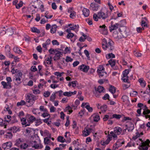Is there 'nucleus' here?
Returning a JSON list of instances; mask_svg holds the SVG:
<instances>
[{
  "mask_svg": "<svg viewBox=\"0 0 150 150\" xmlns=\"http://www.w3.org/2000/svg\"><path fill=\"white\" fill-rule=\"evenodd\" d=\"M92 129L90 128L86 129L85 128L84 131L83 132V136L86 137L91 132Z\"/></svg>",
  "mask_w": 150,
  "mask_h": 150,
  "instance_id": "nucleus-16",
  "label": "nucleus"
},
{
  "mask_svg": "<svg viewBox=\"0 0 150 150\" xmlns=\"http://www.w3.org/2000/svg\"><path fill=\"white\" fill-rule=\"evenodd\" d=\"M57 141L62 143L66 142L65 139L63 137L61 136H59L57 138Z\"/></svg>",
  "mask_w": 150,
  "mask_h": 150,
  "instance_id": "nucleus-39",
  "label": "nucleus"
},
{
  "mask_svg": "<svg viewBox=\"0 0 150 150\" xmlns=\"http://www.w3.org/2000/svg\"><path fill=\"white\" fill-rule=\"evenodd\" d=\"M22 142V140L21 138H19L17 139L16 141V143L15 145L17 146H20V145Z\"/></svg>",
  "mask_w": 150,
  "mask_h": 150,
  "instance_id": "nucleus-38",
  "label": "nucleus"
},
{
  "mask_svg": "<svg viewBox=\"0 0 150 150\" xmlns=\"http://www.w3.org/2000/svg\"><path fill=\"white\" fill-rule=\"evenodd\" d=\"M122 146L121 142L118 140L116 142L115 144V145L113 146V148L115 147V149H118V147Z\"/></svg>",
  "mask_w": 150,
  "mask_h": 150,
  "instance_id": "nucleus-29",
  "label": "nucleus"
},
{
  "mask_svg": "<svg viewBox=\"0 0 150 150\" xmlns=\"http://www.w3.org/2000/svg\"><path fill=\"white\" fill-rule=\"evenodd\" d=\"M78 68L82 71L87 72L89 69V67L88 66L82 64L79 66Z\"/></svg>",
  "mask_w": 150,
  "mask_h": 150,
  "instance_id": "nucleus-14",
  "label": "nucleus"
},
{
  "mask_svg": "<svg viewBox=\"0 0 150 150\" xmlns=\"http://www.w3.org/2000/svg\"><path fill=\"white\" fill-rule=\"evenodd\" d=\"M95 90L96 91H98L99 93H101L102 92H104L103 91L104 90V88L102 86H99L97 89H96V88H95Z\"/></svg>",
  "mask_w": 150,
  "mask_h": 150,
  "instance_id": "nucleus-26",
  "label": "nucleus"
},
{
  "mask_svg": "<svg viewBox=\"0 0 150 150\" xmlns=\"http://www.w3.org/2000/svg\"><path fill=\"white\" fill-rule=\"evenodd\" d=\"M6 133L7 134L5 135V138L8 139H11L13 137L11 132H7Z\"/></svg>",
  "mask_w": 150,
  "mask_h": 150,
  "instance_id": "nucleus-35",
  "label": "nucleus"
},
{
  "mask_svg": "<svg viewBox=\"0 0 150 150\" xmlns=\"http://www.w3.org/2000/svg\"><path fill=\"white\" fill-rule=\"evenodd\" d=\"M100 28H101V30L102 31L106 33L107 31V27L105 26V25H102L100 26H99Z\"/></svg>",
  "mask_w": 150,
  "mask_h": 150,
  "instance_id": "nucleus-33",
  "label": "nucleus"
},
{
  "mask_svg": "<svg viewBox=\"0 0 150 150\" xmlns=\"http://www.w3.org/2000/svg\"><path fill=\"white\" fill-rule=\"evenodd\" d=\"M1 84L3 86V88L6 89H9V88L7 84V83L6 82L4 81H2L1 82Z\"/></svg>",
  "mask_w": 150,
  "mask_h": 150,
  "instance_id": "nucleus-51",
  "label": "nucleus"
},
{
  "mask_svg": "<svg viewBox=\"0 0 150 150\" xmlns=\"http://www.w3.org/2000/svg\"><path fill=\"white\" fill-rule=\"evenodd\" d=\"M61 50H58L55 53V55L53 57L54 61H57L59 60L61 57L63 56V52L61 51Z\"/></svg>",
  "mask_w": 150,
  "mask_h": 150,
  "instance_id": "nucleus-3",
  "label": "nucleus"
},
{
  "mask_svg": "<svg viewBox=\"0 0 150 150\" xmlns=\"http://www.w3.org/2000/svg\"><path fill=\"white\" fill-rule=\"evenodd\" d=\"M74 37V40L73 41H74L76 39V36L74 35V34L71 33H68L67 35V38H71L73 37Z\"/></svg>",
  "mask_w": 150,
  "mask_h": 150,
  "instance_id": "nucleus-30",
  "label": "nucleus"
},
{
  "mask_svg": "<svg viewBox=\"0 0 150 150\" xmlns=\"http://www.w3.org/2000/svg\"><path fill=\"white\" fill-rule=\"evenodd\" d=\"M34 122L35 123V125L37 126H39L42 123V122L41 121V120L40 119H37L35 118V120L34 121Z\"/></svg>",
  "mask_w": 150,
  "mask_h": 150,
  "instance_id": "nucleus-31",
  "label": "nucleus"
},
{
  "mask_svg": "<svg viewBox=\"0 0 150 150\" xmlns=\"http://www.w3.org/2000/svg\"><path fill=\"white\" fill-rule=\"evenodd\" d=\"M7 34L9 35H11L13 33V31L12 28H8L6 31Z\"/></svg>",
  "mask_w": 150,
  "mask_h": 150,
  "instance_id": "nucleus-28",
  "label": "nucleus"
},
{
  "mask_svg": "<svg viewBox=\"0 0 150 150\" xmlns=\"http://www.w3.org/2000/svg\"><path fill=\"white\" fill-rule=\"evenodd\" d=\"M21 78H14L13 81H16L17 83H15L14 84V91H15L17 88V87L18 85L20 84L21 82Z\"/></svg>",
  "mask_w": 150,
  "mask_h": 150,
  "instance_id": "nucleus-11",
  "label": "nucleus"
},
{
  "mask_svg": "<svg viewBox=\"0 0 150 150\" xmlns=\"http://www.w3.org/2000/svg\"><path fill=\"white\" fill-rule=\"evenodd\" d=\"M104 68L103 66L101 65L99 66L98 69L97 70V72L98 73H100L101 72L104 71Z\"/></svg>",
  "mask_w": 150,
  "mask_h": 150,
  "instance_id": "nucleus-37",
  "label": "nucleus"
},
{
  "mask_svg": "<svg viewBox=\"0 0 150 150\" xmlns=\"http://www.w3.org/2000/svg\"><path fill=\"white\" fill-rule=\"evenodd\" d=\"M28 147V145L25 143H24L20 145V147L22 149H25Z\"/></svg>",
  "mask_w": 150,
  "mask_h": 150,
  "instance_id": "nucleus-43",
  "label": "nucleus"
},
{
  "mask_svg": "<svg viewBox=\"0 0 150 150\" xmlns=\"http://www.w3.org/2000/svg\"><path fill=\"white\" fill-rule=\"evenodd\" d=\"M108 63L109 64L111 65L112 67H113L115 66V61L114 59H110L109 60Z\"/></svg>",
  "mask_w": 150,
  "mask_h": 150,
  "instance_id": "nucleus-36",
  "label": "nucleus"
},
{
  "mask_svg": "<svg viewBox=\"0 0 150 150\" xmlns=\"http://www.w3.org/2000/svg\"><path fill=\"white\" fill-rule=\"evenodd\" d=\"M50 94V93L48 91H46L44 93L43 95L45 97H49Z\"/></svg>",
  "mask_w": 150,
  "mask_h": 150,
  "instance_id": "nucleus-63",
  "label": "nucleus"
},
{
  "mask_svg": "<svg viewBox=\"0 0 150 150\" xmlns=\"http://www.w3.org/2000/svg\"><path fill=\"white\" fill-rule=\"evenodd\" d=\"M138 81L140 83V85L142 87H144L145 86L146 83L143 78L139 79L138 80Z\"/></svg>",
  "mask_w": 150,
  "mask_h": 150,
  "instance_id": "nucleus-23",
  "label": "nucleus"
},
{
  "mask_svg": "<svg viewBox=\"0 0 150 150\" xmlns=\"http://www.w3.org/2000/svg\"><path fill=\"white\" fill-rule=\"evenodd\" d=\"M21 123L23 125H24L25 127L29 126V124L27 120V116H26L25 117L21 118Z\"/></svg>",
  "mask_w": 150,
  "mask_h": 150,
  "instance_id": "nucleus-12",
  "label": "nucleus"
},
{
  "mask_svg": "<svg viewBox=\"0 0 150 150\" xmlns=\"http://www.w3.org/2000/svg\"><path fill=\"white\" fill-rule=\"evenodd\" d=\"M107 106L106 105H103L100 106V109L102 112H105L107 110Z\"/></svg>",
  "mask_w": 150,
  "mask_h": 150,
  "instance_id": "nucleus-42",
  "label": "nucleus"
},
{
  "mask_svg": "<svg viewBox=\"0 0 150 150\" xmlns=\"http://www.w3.org/2000/svg\"><path fill=\"white\" fill-rule=\"evenodd\" d=\"M27 120L29 124V126L30 124L32 123L35 120V117L34 116L30 114H27Z\"/></svg>",
  "mask_w": 150,
  "mask_h": 150,
  "instance_id": "nucleus-6",
  "label": "nucleus"
},
{
  "mask_svg": "<svg viewBox=\"0 0 150 150\" xmlns=\"http://www.w3.org/2000/svg\"><path fill=\"white\" fill-rule=\"evenodd\" d=\"M106 57L107 59H109L110 58H115V56L112 53H111L107 55L106 56Z\"/></svg>",
  "mask_w": 150,
  "mask_h": 150,
  "instance_id": "nucleus-40",
  "label": "nucleus"
},
{
  "mask_svg": "<svg viewBox=\"0 0 150 150\" xmlns=\"http://www.w3.org/2000/svg\"><path fill=\"white\" fill-rule=\"evenodd\" d=\"M125 127H127L126 129L129 132L132 131L134 128V125L131 122H129L127 125H126Z\"/></svg>",
  "mask_w": 150,
  "mask_h": 150,
  "instance_id": "nucleus-13",
  "label": "nucleus"
},
{
  "mask_svg": "<svg viewBox=\"0 0 150 150\" xmlns=\"http://www.w3.org/2000/svg\"><path fill=\"white\" fill-rule=\"evenodd\" d=\"M121 115L114 114L112 115H111V116L110 117V119L115 118L117 120H119L121 118Z\"/></svg>",
  "mask_w": 150,
  "mask_h": 150,
  "instance_id": "nucleus-25",
  "label": "nucleus"
},
{
  "mask_svg": "<svg viewBox=\"0 0 150 150\" xmlns=\"http://www.w3.org/2000/svg\"><path fill=\"white\" fill-rule=\"evenodd\" d=\"M122 131L121 128L119 127H116L114 129V132L117 135L121 134Z\"/></svg>",
  "mask_w": 150,
  "mask_h": 150,
  "instance_id": "nucleus-19",
  "label": "nucleus"
},
{
  "mask_svg": "<svg viewBox=\"0 0 150 150\" xmlns=\"http://www.w3.org/2000/svg\"><path fill=\"white\" fill-rule=\"evenodd\" d=\"M84 53L86 55V57H87L88 59V60H90V58L89 56V54L88 51L87 50H85L84 51Z\"/></svg>",
  "mask_w": 150,
  "mask_h": 150,
  "instance_id": "nucleus-50",
  "label": "nucleus"
},
{
  "mask_svg": "<svg viewBox=\"0 0 150 150\" xmlns=\"http://www.w3.org/2000/svg\"><path fill=\"white\" fill-rule=\"evenodd\" d=\"M25 102L23 100H21L20 102H18L17 103V106H22L25 105Z\"/></svg>",
  "mask_w": 150,
  "mask_h": 150,
  "instance_id": "nucleus-48",
  "label": "nucleus"
},
{
  "mask_svg": "<svg viewBox=\"0 0 150 150\" xmlns=\"http://www.w3.org/2000/svg\"><path fill=\"white\" fill-rule=\"evenodd\" d=\"M52 43L53 45H59V43L56 40H53L52 41Z\"/></svg>",
  "mask_w": 150,
  "mask_h": 150,
  "instance_id": "nucleus-62",
  "label": "nucleus"
},
{
  "mask_svg": "<svg viewBox=\"0 0 150 150\" xmlns=\"http://www.w3.org/2000/svg\"><path fill=\"white\" fill-rule=\"evenodd\" d=\"M109 95L108 93H107L105 94L103 97L102 98L104 100H106L107 99H108L109 100H110L109 99Z\"/></svg>",
  "mask_w": 150,
  "mask_h": 150,
  "instance_id": "nucleus-61",
  "label": "nucleus"
},
{
  "mask_svg": "<svg viewBox=\"0 0 150 150\" xmlns=\"http://www.w3.org/2000/svg\"><path fill=\"white\" fill-rule=\"evenodd\" d=\"M38 96H36L31 94H28L26 97V101L28 103H29L28 107L32 106L34 103L35 100L38 99Z\"/></svg>",
  "mask_w": 150,
  "mask_h": 150,
  "instance_id": "nucleus-1",
  "label": "nucleus"
},
{
  "mask_svg": "<svg viewBox=\"0 0 150 150\" xmlns=\"http://www.w3.org/2000/svg\"><path fill=\"white\" fill-rule=\"evenodd\" d=\"M58 50H61V49L58 48L56 49H54L52 48H51L49 50V51L50 54H53L52 52H53L54 53H55Z\"/></svg>",
  "mask_w": 150,
  "mask_h": 150,
  "instance_id": "nucleus-47",
  "label": "nucleus"
},
{
  "mask_svg": "<svg viewBox=\"0 0 150 150\" xmlns=\"http://www.w3.org/2000/svg\"><path fill=\"white\" fill-rule=\"evenodd\" d=\"M111 139L112 137L109 136V135H108V138L105 141V144H109L110 141L111 140Z\"/></svg>",
  "mask_w": 150,
  "mask_h": 150,
  "instance_id": "nucleus-55",
  "label": "nucleus"
},
{
  "mask_svg": "<svg viewBox=\"0 0 150 150\" xmlns=\"http://www.w3.org/2000/svg\"><path fill=\"white\" fill-rule=\"evenodd\" d=\"M23 5V2L22 1H20L19 3L17 4L16 7L17 9H19L20 7L22 6Z\"/></svg>",
  "mask_w": 150,
  "mask_h": 150,
  "instance_id": "nucleus-49",
  "label": "nucleus"
},
{
  "mask_svg": "<svg viewBox=\"0 0 150 150\" xmlns=\"http://www.w3.org/2000/svg\"><path fill=\"white\" fill-rule=\"evenodd\" d=\"M109 90L112 94L116 92L115 88L111 86H110Z\"/></svg>",
  "mask_w": 150,
  "mask_h": 150,
  "instance_id": "nucleus-46",
  "label": "nucleus"
},
{
  "mask_svg": "<svg viewBox=\"0 0 150 150\" xmlns=\"http://www.w3.org/2000/svg\"><path fill=\"white\" fill-rule=\"evenodd\" d=\"M31 31L33 33H40V31L36 28L33 27L31 28Z\"/></svg>",
  "mask_w": 150,
  "mask_h": 150,
  "instance_id": "nucleus-41",
  "label": "nucleus"
},
{
  "mask_svg": "<svg viewBox=\"0 0 150 150\" xmlns=\"http://www.w3.org/2000/svg\"><path fill=\"white\" fill-rule=\"evenodd\" d=\"M22 73L20 71H18L16 73V74L15 75V78H20L22 77Z\"/></svg>",
  "mask_w": 150,
  "mask_h": 150,
  "instance_id": "nucleus-34",
  "label": "nucleus"
},
{
  "mask_svg": "<svg viewBox=\"0 0 150 150\" xmlns=\"http://www.w3.org/2000/svg\"><path fill=\"white\" fill-rule=\"evenodd\" d=\"M107 49L110 51H112L114 48L113 46V42L110 40H109L108 43L107 42Z\"/></svg>",
  "mask_w": 150,
  "mask_h": 150,
  "instance_id": "nucleus-9",
  "label": "nucleus"
},
{
  "mask_svg": "<svg viewBox=\"0 0 150 150\" xmlns=\"http://www.w3.org/2000/svg\"><path fill=\"white\" fill-rule=\"evenodd\" d=\"M93 121L97 122L100 120V117L98 114H94L93 116Z\"/></svg>",
  "mask_w": 150,
  "mask_h": 150,
  "instance_id": "nucleus-27",
  "label": "nucleus"
},
{
  "mask_svg": "<svg viewBox=\"0 0 150 150\" xmlns=\"http://www.w3.org/2000/svg\"><path fill=\"white\" fill-rule=\"evenodd\" d=\"M113 36L115 38L118 40L124 38L120 31L119 33L114 31L113 33Z\"/></svg>",
  "mask_w": 150,
  "mask_h": 150,
  "instance_id": "nucleus-7",
  "label": "nucleus"
},
{
  "mask_svg": "<svg viewBox=\"0 0 150 150\" xmlns=\"http://www.w3.org/2000/svg\"><path fill=\"white\" fill-rule=\"evenodd\" d=\"M99 7V5L98 4L92 3L91 4L90 8L93 11H96L98 10Z\"/></svg>",
  "mask_w": 150,
  "mask_h": 150,
  "instance_id": "nucleus-15",
  "label": "nucleus"
},
{
  "mask_svg": "<svg viewBox=\"0 0 150 150\" xmlns=\"http://www.w3.org/2000/svg\"><path fill=\"white\" fill-rule=\"evenodd\" d=\"M18 129H17V128L15 126H14L12 127H11L10 129L13 132H16L18 130Z\"/></svg>",
  "mask_w": 150,
  "mask_h": 150,
  "instance_id": "nucleus-56",
  "label": "nucleus"
},
{
  "mask_svg": "<svg viewBox=\"0 0 150 150\" xmlns=\"http://www.w3.org/2000/svg\"><path fill=\"white\" fill-rule=\"evenodd\" d=\"M82 12L84 16L85 17H88L89 15V11L87 8H84L83 9Z\"/></svg>",
  "mask_w": 150,
  "mask_h": 150,
  "instance_id": "nucleus-24",
  "label": "nucleus"
},
{
  "mask_svg": "<svg viewBox=\"0 0 150 150\" xmlns=\"http://www.w3.org/2000/svg\"><path fill=\"white\" fill-rule=\"evenodd\" d=\"M30 144H31L32 147L34 148L35 149H38L39 147V144L37 143L35 141H31L30 142Z\"/></svg>",
  "mask_w": 150,
  "mask_h": 150,
  "instance_id": "nucleus-20",
  "label": "nucleus"
},
{
  "mask_svg": "<svg viewBox=\"0 0 150 150\" xmlns=\"http://www.w3.org/2000/svg\"><path fill=\"white\" fill-rule=\"evenodd\" d=\"M12 146V143L11 142H7L4 143L2 145V148L4 149H9Z\"/></svg>",
  "mask_w": 150,
  "mask_h": 150,
  "instance_id": "nucleus-10",
  "label": "nucleus"
},
{
  "mask_svg": "<svg viewBox=\"0 0 150 150\" xmlns=\"http://www.w3.org/2000/svg\"><path fill=\"white\" fill-rule=\"evenodd\" d=\"M50 141V140L47 137L45 138L44 139V142L45 144H48Z\"/></svg>",
  "mask_w": 150,
  "mask_h": 150,
  "instance_id": "nucleus-59",
  "label": "nucleus"
},
{
  "mask_svg": "<svg viewBox=\"0 0 150 150\" xmlns=\"http://www.w3.org/2000/svg\"><path fill=\"white\" fill-rule=\"evenodd\" d=\"M129 73V69H125L123 72L122 74L123 76L122 78V79L124 82H128L129 81L128 75Z\"/></svg>",
  "mask_w": 150,
  "mask_h": 150,
  "instance_id": "nucleus-5",
  "label": "nucleus"
},
{
  "mask_svg": "<svg viewBox=\"0 0 150 150\" xmlns=\"http://www.w3.org/2000/svg\"><path fill=\"white\" fill-rule=\"evenodd\" d=\"M124 37H126L128 35V29L125 26H121L119 29Z\"/></svg>",
  "mask_w": 150,
  "mask_h": 150,
  "instance_id": "nucleus-4",
  "label": "nucleus"
},
{
  "mask_svg": "<svg viewBox=\"0 0 150 150\" xmlns=\"http://www.w3.org/2000/svg\"><path fill=\"white\" fill-rule=\"evenodd\" d=\"M13 50L14 52L16 53L19 54H21L22 53V51L17 47H15L13 48Z\"/></svg>",
  "mask_w": 150,
  "mask_h": 150,
  "instance_id": "nucleus-32",
  "label": "nucleus"
},
{
  "mask_svg": "<svg viewBox=\"0 0 150 150\" xmlns=\"http://www.w3.org/2000/svg\"><path fill=\"white\" fill-rule=\"evenodd\" d=\"M5 51L6 55L9 57L10 56H13V54H11L10 52V47L8 45H6L5 47Z\"/></svg>",
  "mask_w": 150,
  "mask_h": 150,
  "instance_id": "nucleus-17",
  "label": "nucleus"
},
{
  "mask_svg": "<svg viewBox=\"0 0 150 150\" xmlns=\"http://www.w3.org/2000/svg\"><path fill=\"white\" fill-rule=\"evenodd\" d=\"M85 107L87 109L89 112H91L93 111V108L92 107H91L89 105H86Z\"/></svg>",
  "mask_w": 150,
  "mask_h": 150,
  "instance_id": "nucleus-52",
  "label": "nucleus"
},
{
  "mask_svg": "<svg viewBox=\"0 0 150 150\" xmlns=\"http://www.w3.org/2000/svg\"><path fill=\"white\" fill-rule=\"evenodd\" d=\"M51 59L52 57H50V58L47 57L45 60L44 62V63L45 66H47L46 64H52Z\"/></svg>",
  "mask_w": 150,
  "mask_h": 150,
  "instance_id": "nucleus-21",
  "label": "nucleus"
},
{
  "mask_svg": "<svg viewBox=\"0 0 150 150\" xmlns=\"http://www.w3.org/2000/svg\"><path fill=\"white\" fill-rule=\"evenodd\" d=\"M121 26V24L118 23H117L115 25H112L110 27V31L116 30L118 28V27Z\"/></svg>",
  "mask_w": 150,
  "mask_h": 150,
  "instance_id": "nucleus-18",
  "label": "nucleus"
},
{
  "mask_svg": "<svg viewBox=\"0 0 150 150\" xmlns=\"http://www.w3.org/2000/svg\"><path fill=\"white\" fill-rule=\"evenodd\" d=\"M98 73L100 78H101L103 76L106 77L107 75L106 72H104V71H103L100 73Z\"/></svg>",
  "mask_w": 150,
  "mask_h": 150,
  "instance_id": "nucleus-44",
  "label": "nucleus"
},
{
  "mask_svg": "<svg viewBox=\"0 0 150 150\" xmlns=\"http://www.w3.org/2000/svg\"><path fill=\"white\" fill-rule=\"evenodd\" d=\"M0 125L1 126H4V128H6V125L5 123H3V120L1 118H0Z\"/></svg>",
  "mask_w": 150,
  "mask_h": 150,
  "instance_id": "nucleus-54",
  "label": "nucleus"
},
{
  "mask_svg": "<svg viewBox=\"0 0 150 150\" xmlns=\"http://www.w3.org/2000/svg\"><path fill=\"white\" fill-rule=\"evenodd\" d=\"M57 28V26L56 25H53L50 30L51 33H55L56 31Z\"/></svg>",
  "mask_w": 150,
  "mask_h": 150,
  "instance_id": "nucleus-45",
  "label": "nucleus"
},
{
  "mask_svg": "<svg viewBox=\"0 0 150 150\" xmlns=\"http://www.w3.org/2000/svg\"><path fill=\"white\" fill-rule=\"evenodd\" d=\"M102 47L104 50H106L107 48V41L105 38H104L103 40Z\"/></svg>",
  "mask_w": 150,
  "mask_h": 150,
  "instance_id": "nucleus-22",
  "label": "nucleus"
},
{
  "mask_svg": "<svg viewBox=\"0 0 150 150\" xmlns=\"http://www.w3.org/2000/svg\"><path fill=\"white\" fill-rule=\"evenodd\" d=\"M93 19L95 21H98V19L99 18L98 14H97L96 13H94L93 15Z\"/></svg>",
  "mask_w": 150,
  "mask_h": 150,
  "instance_id": "nucleus-57",
  "label": "nucleus"
},
{
  "mask_svg": "<svg viewBox=\"0 0 150 150\" xmlns=\"http://www.w3.org/2000/svg\"><path fill=\"white\" fill-rule=\"evenodd\" d=\"M73 59L71 58L70 57L67 56L66 57V59L65 60L66 62H71L73 60Z\"/></svg>",
  "mask_w": 150,
  "mask_h": 150,
  "instance_id": "nucleus-60",
  "label": "nucleus"
},
{
  "mask_svg": "<svg viewBox=\"0 0 150 150\" xmlns=\"http://www.w3.org/2000/svg\"><path fill=\"white\" fill-rule=\"evenodd\" d=\"M85 112V109H83L79 112V115L81 117L84 114Z\"/></svg>",
  "mask_w": 150,
  "mask_h": 150,
  "instance_id": "nucleus-64",
  "label": "nucleus"
},
{
  "mask_svg": "<svg viewBox=\"0 0 150 150\" xmlns=\"http://www.w3.org/2000/svg\"><path fill=\"white\" fill-rule=\"evenodd\" d=\"M107 10L105 8L102 9L98 13L99 18L105 19L108 17V15L107 12Z\"/></svg>",
  "mask_w": 150,
  "mask_h": 150,
  "instance_id": "nucleus-2",
  "label": "nucleus"
},
{
  "mask_svg": "<svg viewBox=\"0 0 150 150\" xmlns=\"http://www.w3.org/2000/svg\"><path fill=\"white\" fill-rule=\"evenodd\" d=\"M111 116V115H105L103 118V120L104 121H106L108 119V118L110 119V117Z\"/></svg>",
  "mask_w": 150,
  "mask_h": 150,
  "instance_id": "nucleus-58",
  "label": "nucleus"
},
{
  "mask_svg": "<svg viewBox=\"0 0 150 150\" xmlns=\"http://www.w3.org/2000/svg\"><path fill=\"white\" fill-rule=\"evenodd\" d=\"M56 98L55 93L52 94L50 98V100L52 101H53Z\"/></svg>",
  "mask_w": 150,
  "mask_h": 150,
  "instance_id": "nucleus-53",
  "label": "nucleus"
},
{
  "mask_svg": "<svg viewBox=\"0 0 150 150\" xmlns=\"http://www.w3.org/2000/svg\"><path fill=\"white\" fill-rule=\"evenodd\" d=\"M149 140L147 139L146 141L142 142V145L141 146V147L142 148L143 150H147L148 148L147 146H149Z\"/></svg>",
  "mask_w": 150,
  "mask_h": 150,
  "instance_id": "nucleus-8",
  "label": "nucleus"
}]
</instances>
